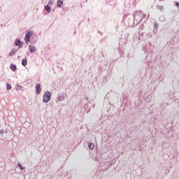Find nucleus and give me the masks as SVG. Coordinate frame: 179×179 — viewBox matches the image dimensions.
<instances>
[{"label":"nucleus","mask_w":179,"mask_h":179,"mask_svg":"<svg viewBox=\"0 0 179 179\" xmlns=\"http://www.w3.org/2000/svg\"><path fill=\"white\" fill-rule=\"evenodd\" d=\"M146 17V14L142 13V11H136L134 14V26H138V23H141L142 22V20L143 17Z\"/></svg>","instance_id":"f257e3e1"},{"label":"nucleus","mask_w":179,"mask_h":179,"mask_svg":"<svg viewBox=\"0 0 179 179\" xmlns=\"http://www.w3.org/2000/svg\"><path fill=\"white\" fill-rule=\"evenodd\" d=\"M152 36L153 34L150 32L138 34V39L143 40V41H148V40H149V38H152Z\"/></svg>","instance_id":"f03ea898"},{"label":"nucleus","mask_w":179,"mask_h":179,"mask_svg":"<svg viewBox=\"0 0 179 179\" xmlns=\"http://www.w3.org/2000/svg\"><path fill=\"white\" fill-rule=\"evenodd\" d=\"M66 98V94L64 92H59L57 96L56 102L59 103L61 101H64L65 99Z\"/></svg>","instance_id":"7ed1b4c3"},{"label":"nucleus","mask_w":179,"mask_h":179,"mask_svg":"<svg viewBox=\"0 0 179 179\" xmlns=\"http://www.w3.org/2000/svg\"><path fill=\"white\" fill-rule=\"evenodd\" d=\"M34 34V32L33 31H27L26 34H25V38H24V41L27 44H29L30 42V38L31 36Z\"/></svg>","instance_id":"20e7f679"},{"label":"nucleus","mask_w":179,"mask_h":179,"mask_svg":"<svg viewBox=\"0 0 179 179\" xmlns=\"http://www.w3.org/2000/svg\"><path fill=\"white\" fill-rule=\"evenodd\" d=\"M50 100H51V93L48 91H46L43 94V101L44 103H48Z\"/></svg>","instance_id":"39448f33"},{"label":"nucleus","mask_w":179,"mask_h":179,"mask_svg":"<svg viewBox=\"0 0 179 179\" xmlns=\"http://www.w3.org/2000/svg\"><path fill=\"white\" fill-rule=\"evenodd\" d=\"M15 45L16 47H19V48H22L23 47V42L20 41L19 39H16L15 41Z\"/></svg>","instance_id":"423d86ee"},{"label":"nucleus","mask_w":179,"mask_h":179,"mask_svg":"<svg viewBox=\"0 0 179 179\" xmlns=\"http://www.w3.org/2000/svg\"><path fill=\"white\" fill-rule=\"evenodd\" d=\"M35 90L36 94H40L41 93V86L40 84H36L35 87Z\"/></svg>","instance_id":"0eeeda50"},{"label":"nucleus","mask_w":179,"mask_h":179,"mask_svg":"<svg viewBox=\"0 0 179 179\" xmlns=\"http://www.w3.org/2000/svg\"><path fill=\"white\" fill-rule=\"evenodd\" d=\"M29 50L31 54H33V52H36L37 51V48H36V46L29 45Z\"/></svg>","instance_id":"6e6552de"},{"label":"nucleus","mask_w":179,"mask_h":179,"mask_svg":"<svg viewBox=\"0 0 179 179\" xmlns=\"http://www.w3.org/2000/svg\"><path fill=\"white\" fill-rule=\"evenodd\" d=\"M10 69H11L13 72H16V71H17V67L16 66V64H10Z\"/></svg>","instance_id":"1a4fd4ad"},{"label":"nucleus","mask_w":179,"mask_h":179,"mask_svg":"<svg viewBox=\"0 0 179 179\" xmlns=\"http://www.w3.org/2000/svg\"><path fill=\"white\" fill-rule=\"evenodd\" d=\"M57 8H62V6H64V1L62 0H58L57 1Z\"/></svg>","instance_id":"9d476101"},{"label":"nucleus","mask_w":179,"mask_h":179,"mask_svg":"<svg viewBox=\"0 0 179 179\" xmlns=\"http://www.w3.org/2000/svg\"><path fill=\"white\" fill-rule=\"evenodd\" d=\"M22 66H27V58H24L22 60Z\"/></svg>","instance_id":"9b49d317"},{"label":"nucleus","mask_w":179,"mask_h":179,"mask_svg":"<svg viewBox=\"0 0 179 179\" xmlns=\"http://www.w3.org/2000/svg\"><path fill=\"white\" fill-rule=\"evenodd\" d=\"M17 52V50H12L10 51L9 55H10V57H13V55H15V54H16Z\"/></svg>","instance_id":"f8f14e48"},{"label":"nucleus","mask_w":179,"mask_h":179,"mask_svg":"<svg viewBox=\"0 0 179 179\" xmlns=\"http://www.w3.org/2000/svg\"><path fill=\"white\" fill-rule=\"evenodd\" d=\"M45 10L48 12V13H51V6H45Z\"/></svg>","instance_id":"ddd939ff"},{"label":"nucleus","mask_w":179,"mask_h":179,"mask_svg":"<svg viewBox=\"0 0 179 179\" xmlns=\"http://www.w3.org/2000/svg\"><path fill=\"white\" fill-rule=\"evenodd\" d=\"M88 148H89V149H90V150H93V149H94V144L90 143L88 145Z\"/></svg>","instance_id":"4468645a"},{"label":"nucleus","mask_w":179,"mask_h":179,"mask_svg":"<svg viewBox=\"0 0 179 179\" xmlns=\"http://www.w3.org/2000/svg\"><path fill=\"white\" fill-rule=\"evenodd\" d=\"M157 9H160L161 12H163V10H164V6H160V5H157Z\"/></svg>","instance_id":"2eb2a0df"},{"label":"nucleus","mask_w":179,"mask_h":179,"mask_svg":"<svg viewBox=\"0 0 179 179\" xmlns=\"http://www.w3.org/2000/svg\"><path fill=\"white\" fill-rule=\"evenodd\" d=\"M52 5H54V0H49V1L48 2V6H52Z\"/></svg>","instance_id":"dca6fc26"},{"label":"nucleus","mask_w":179,"mask_h":179,"mask_svg":"<svg viewBox=\"0 0 179 179\" xmlns=\"http://www.w3.org/2000/svg\"><path fill=\"white\" fill-rule=\"evenodd\" d=\"M17 166L18 167H20V170H26V168L23 167V166H22V164L18 163Z\"/></svg>","instance_id":"f3484780"},{"label":"nucleus","mask_w":179,"mask_h":179,"mask_svg":"<svg viewBox=\"0 0 179 179\" xmlns=\"http://www.w3.org/2000/svg\"><path fill=\"white\" fill-rule=\"evenodd\" d=\"M6 89L7 90H10L12 89V86L9 83H6Z\"/></svg>","instance_id":"a211bd4d"},{"label":"nucleus","mask_w":179,"mask_h":179,"mask_svg":"<svg viewBox=\"0 0 179 179\" xmlns=\"http://www.w3.org/2000/svg\"><path fill=\"white\" fill-rule=\"evenodd\" d=\"M148 58H149V56H147V57H145V59L144 60L145 62H146V64H148V65H149V64H150V62H148Z\"/></svg>","instance_id":"6ab92c4d"},{"label":"nucleus","mask_w":179,"mask_h":179,"mask_svg":"<svg viewBox=\"0 0 179 179\" xmlns=\"http://www.w3.org/2000/svg\"><path fill=\"white\" fill-rule=\"evenodd\" d=\"M159 20H160L161 22H164V21L166 20V19L164 18V17H159Z\"/></svg>","instance_id":"aec40b11"},{"label":"nucleus","mask_w":179,"mask_h":179,"mask_svg":"<svg viewBox=\"0 0 179 179\" xmlns=\"http://www.w3.org/2000/svg\"><path fill=\"white\" fill-rule=\"evenodd\" d=\"M154 27H155V29H159V25L157 24V23L154 24Z\"/></svg>","instance_id":"412c9836"},{"label":"nucleus","mask_w":179,"mask_h":179,"mask_svg":"<svg viewBox=\"0 0 179 179\" xmlns=\"http://www.w3.org/2000/svg\"><path fill=\"white\" fill-rule=\"evenodd\" d=\"M0 134H5V131H3V129L0 130Z\"/></svg>","instance_id":"4be33fe9"},{"label":"nucleus","mask_w":179,"mask_h":179,"mask_svg":"<svg viewBox=\"0 0 179 179\" xmlns=\"http://www.w3.org/2000/svg\"><path fill=\"white\" fill-rule=\"evenodd\" d=\"M176 6H179V3L178 1L176 2Z\"/></svg>","instance_id":"5701e85b"},{"label":"nucleus","mask_w":179,"mask_h":179,"mask_svg":"<svg viewBox=\"0 0 179 179\" xmlns=\"http://www.w3.org/2000/svg\"><path fill=\"white\" fill-rule=\"evenodd\" d=\"M145 51L146 52V49H145Z\"/></svg>","instance_id":"b1692460"},{"label":"nucleus","mask_w":179,"mask_h":179,"mask_svg":"<svg viewBox=\"0 0 179 179\" xmlns=\"http://www.w3.org/2000/svg\"><path fill=\"white\" fill-rule=\"evenodd\" d=\"M145 51L146 52V49H145Z\"/></svg>","instance_id":"393cba45"}]
</instances>
